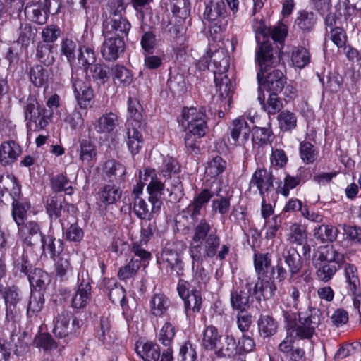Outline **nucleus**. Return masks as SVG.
Wrapping results in <instances>:
<instances>
[{
    "label": "nucleus",
    "mask_w": 361,
    "mask_h": 361,
    "mask_svg": "<svg viewBox=\"0 0 361 361\" xmlns=\"http://www.w3.org/2000/svg\"><path fill=\"white\" fill-rule=\"evenodd\" d=\"M211 226L205 219L197 224L190 244V255L192 259V269L195 262L202 263L206 258H213L216 255L220 246V238L216 233L212 232Z\"/></svg>",
    "instance_id": "nucleus-1"
},
{
    "label": "nucleus",
    "mask_w": 361,
    "mask_h": 361,
    "mask_svg": "<svg viewBox=\"0 0 361 361\" xmlns=\"http://www.w3.org/2000/svg\"><path fill=\"white\" fill-rule=\"evenodd\" d=\"M257 59L259 66L257 75L259 92L264 89L274 93L280 92L286 83V78L281 71L271 66L272 54L269 44L260 46L259 50L257 51Z\"/></svg>",
    "instance_id": "nucleus-2"
},
{
    "label": "nucleus",
    "mask_w": 361,
    "mask_h": 361,
    "mask_svg": "<svg viewBox=\"0 0 361 361\" xmlns=\"http://www.w3.org/2000/svg\"><path fill=\"white\" fill-rule=\"evenodd\" d=\"M288 334H295L300 339L310 340L312 338L319 324V317H285Z\"/></svg>",
    "instance_id": "nucleus-3"
},
{
    "label": "nucleus",
    "mask_w": 361,
    "mask_h": 361,
    "mask_svg": "<svg viewBox=\"0 0 361 361\" xmlns=\"http://www.w3.org/2000/svg\"><path fill=\"white\" fill-rule=\"evenodd\" d=\"M203 18L211 27L214 28L215 32L225 29L228 25V17L224 1H210L205 6Z\"/></svg>",
    "instance_id": "nucleus-4"
},
{
    "label": "nucleus",
    "mask_w": 361,
    "mask_h": 361,
    "mask_svg": "<svg viewBox=\"0 0 361 361\" xmlns=\"http://www.w3.org/2000/svg\"><path fill=\"white\" fill-rule=\"evenodd\" d=\"M282 259L284 260L292 276L298 274L302 267L301 257L297 250L293 247H284L277 259V279L279 281H283L288 276V271L282 267Z\"/></svg>",
    "instance_id": "nucleus-5"
},
{
    "label": "nucleus",
    "mask_w": 361,
    "mask_h": 361,
    "mask_svg": "<svg viewBox=\"0 0 361 361\" xmlns=\"http://www.w3.org/2000/svg\"><path fill=\"white\" fill-rule=\"evenodd\" d=\"M230 57L228 51L220 48L212 54L204 56L199 61L200 68H209L214 75L225 74L229 68Z\"/></svg>",
    "instance_id": "nucleus-6"
},
{
    "label": "nucleus",
    "mask_w": 361,
    "mask_h": 361,
    "mask_svg": "<svg viewBox=\"0 0 361 361\" xmlns=\"http://www.w3.org/2000/svg\"><path fill=\"white\" fill-rule=\"evenodd\" d=\"M255 31V38L259 44V47L264 44H267L271 47V44L266 40L267 37H271V39L282 44L287 35L288 29L283 23H278L272 27H267L264 22H260L254 26ZM272 51L271 47H270ZM259 48H258V51Z\"/></svg>",
    "instance_id": "nucleus-7"
},
{
    "label": "nucleus",
    "mask_w": 361,
    "mask_h": 361,
    "mask_svg": "<svg viewBox=\"0 0 361 361\" xmlns=\"http://www.w3.org/2000/svg\"><path fill=\"white\" fill-rule=\"evenodd\" d=\"M149 202L140 197H135L133 212L141 219L151 220L160 213L163 202L161 199L149 197Z\"/></svg>",
    "instance_id": "nucleus-8"
},
{
    "label": "nucleus",
    "mask_w": 361,
    "mask_h": 361,
    "mask_svg": "<svg viewBox=\"0 0 361 361\" xmlns=\"http://www.w3.org/2000/svg\"><path fill=\"white\" fill-rule=\"evenodd\" d=\"M344 276L348 293L355 295L353 298L355 314L361 316V295H357L360 285L357 267L353 264H348L345 267Z\"/></svg>",
    "instance_id": "nucleus-9"
},
{
    "label": "nucleus",
    "mask_w": 361,
    "mask_h": 361,
    "mask_svg": "<svg viewBox=\"0 0 361 361\" xmlns=\"http://www.w3.org/2000/svg\"><path fill=\"white\" fill-rule=\"evenodd\" d=\"M16 266L20 268L21 271L28 274L30 284L32 288L35 289V291L41 292L50 282L49 274L41 269L35 268L29 272L30 264L27 260H24V257L22 259L21 262L17 260Z\"/></svg>",
    "instance_id": "nucleus-10"
},
{
    "label": "nucleus",
    "mask_w": 361,
    "mask_h": 361,
    "mask_svg": "<svg viewBox=\"0 0 361 361\" xmlns=\"http://www.w3.org/2000/svg\"><path fill=\"white\" fill-rule=\"evenodd\" d=\"M72 87L78 105L82 109L92 106L94 92L88 82L78 77H72Z\"/></svg>",
    "instance_id": "nucleus-11"
},
{
    "label": "nucleus",
    "mask_w": 361,
    "mask_h": 361,
    "mask_svg": "<svg viewBox=\"0 0 361 361\" xmlns=\"http://www.w3.org/2000/svg\"><path fill=\"white\" fill-rule=\"evenodd\" d=\"M25 117L27 128L30 130H38L44 128L48 121L42 116V111L39 104L35 99H29L25 106Z\"/></svg>",
    "instance_id": "nucleus-12"
},
{
    "label": "nucleus",
    "mask_w": 361,
    "mask_h": 361,
    "mask_svg": "<svg viewBox=\"0 0 361 361\" xmlns=\"http://www.w3.org/2000/svg\"><path fill=\"white\" fill-rule=\"evenodd\" d=\"M105 39L101 47V54L106 61L118 59L125 50V42L121 37L103 35Z\"/></svg>",
    "instance_id": "nucleus-13"
},
{
    "label": "nucleus",
    "mask_w": 361,
    "mask_h": 361,
    "mask_svg": "<svg viewBox=\"0 0 361 361\" xmlns=\"http://www.w3.org/2000/svg\"><path fill=\"white\" fill-rule=\"evenodd\" d=\"M131 29V24L125 17H118L117 18L105 19L104 21L103 35L115 36L116 37H123L128 36Z\"/></svg>",
    "instance_id": "nucleus-14"
},
{
    "label": "nucleus",
    "mask_w": 361,
    "mask_h": 361,
    "mask_svg": "<svg viewBox=\"0 0 361 361\" xmlns=\"http://www.w3.org/2000/svg\"><path fill=\"white\" fill-rule=\"evenodd\" d=\"M229 131L233 144L243 145L250 138L251 129L245 118L240 116L233 120Z\"/></svg>",
    "instance_id": "nucleus-15"
},
{
    "label": "nucleus",
    "mask_w": 361,
    "mask_h": 361,
    "mask_svg": "<svg viewBox=\"0 0 361 361\" xmlns=\"http://www.w3.org/2000/svg\"><path fill=\"white\" fill-rule=\"evenodd\" d=\"M127 126V145L131 154H136L140 152L144 143L142 131L145 128V123L129 121V124Z\"/></svg>",
    "instance_id": "nucleus-16"
},
{
    "label": "nucleus",
    "mask_w": 361,
    "mask_h": 361,
    "mask_svg": "<svg viewBox=\"0 0 361 361\" xmlns=\"http://www.w3.org/2000/svg\"><path fill=\"white\" fill-rule=\"evenodd\" d=\"M141 183L147 186L149 197L160 199L164 190V184L160 181L157 176L154 169H147L140 176Z\"/></svg>",
    "instance_id": "nucleus-17"
},
{
    "label": "nucleus",
    "mask_w": 361,
    "mask_h": 361,
    "mask_svg": "<svg viewBox=\"0 0 361 361\" xmlns=\"http://www.w3.org/2000/svg\"><path fill=\"white\" fill-rule=\"evenodd\" d=\"M252 288V284L247 283L231 294V302L233 309L241 313L249 308L253 295Z\"/></svg>",
    "instance_id": "nucleus-18"
},
{
    "label": "nucleus",
    "mask_w": 361,
    "mask_h": 361,
    "mask_svg": "<svg viewBox=\"0 0 361 361\" xmlns=\"http://www.w3.org/2000/svg\"><path fill=\"white\" fill-rule=\"evenodd\" d=\"M272 186L273 178L271 172L265 169L255 171L250 181V190L252 188H256L262 197Z\"/></svg>",
    "instance_id": "nucleus-19"
},
{
    "label": "nucleus",
    "mask_w": 361,
    "mask_h": 361,
    "mask_svg": "<svg viewBox=\"0 0 361 361\" xmlns=\"http://www.w3.org/2000/svg\"><path fill=\"white\" fill-rule=\"evenodd\" d=\"M22 153L20 146L13 140L0 144V164L4 166L15 163Z\"/></svg>",
    "instance_id": "nucleus-20"
},
{
    "label": "nucleus",
    "mask_w": 361,
    "mask_h": 361,
    "mask_svg": "<svg viewBox=\"0 0 361 361\" xmlns=\"http://www.w3.org/2000/svg\"><path fill=\"white\" fill-rule=\"evenodd\" d=\"M214 82L216 84V94L214 98H216L217 101L224 102V104H227L229 106L231 104L233 86L227 75L226 73L214 75Z\"/></svg>",
    "instance_id": "nucleus-21"
},
{
    "label": "nucleus",
    "mask_w": 361,
    "mask_h": 361,
    "mask_svg": "<svg viewBox=\"0 0 361 361\" xmlns=\"http://www.w3.org/2000/svg\"><path fill=\"white\" fill-rule=\"evenodd\" d=\"M103 172L104 178L111 183L119 185L125 180L126 167L114 160L105 162Z\"/></svg>",
    "instance_id": "nucleus-22"
},
{
    "label": "nucleus",
    "mask_w": 361,
    "mask_h": 361,
    "mask_svg": "<svg viewBox=\"0 0 361 361\" xmlns=\"http://www.w3.org/2000/svg\"><path fill=\"white\" fill-rule=\"evenodd\" d=\"M92 125L97 133L106 135L112 133L118 125V118L114 113H105L96 119Z\"/></svg>",
    "instance_id": "nucleus-23"
},
{
    "label": "nucleus",
    "mask_w": 361,
    "mask_h": 361,
    "mask_svg": "<svg viewBox=\"0 0 361 361\" xmlns=\"http://www.w3.org/2000/svg\"><path fill=\"white\" fill-rule=\"evenodd\" d=\"M80 328L77 317H57L53 329L56 336L64 338Z\"/></svg>",
    "instance_id": "nucleus-24"
},
{
    "label": "nucleus",
    "mask_w": 361,
    "mask_h": 361,
    "mask_svg": "<svg viewBox=\"0 0 361 361\" xmlns=\"http://www.w3.org/2000/svg\"><path fill=\"white\" fill-rule=\"evenodd\" d=\"M135 351L144 361H158L160 358L159 346L152 341H137Z\"/></svg>",
    "instance_id": "nucleus-25"
},
{
    "label": "nucleus",
    "mask_w": 361,
    "mask_h": 361,
    "mask_svg": "<svg viewBox=\"0 0 361 361\" xmlns=\"http://www.w3.org/2000/svg\"><path fill=\"white\" fill-rule=\"evenodd\" d=\"M91 299V286L88 280L79 281L78 288L72 298V307L80 309L87 305Z\"/></svg>",
    "instance_id": "nucleus-26"
},
{
    "label": "nucleus",
    "mask_w": 361,
    "mask_h": 361,
    "mask_svg": "<svg viewBox=\"0 0 361 361\" xmlns=\"http://www.w3.org/2000/svg\"><path fill=\"white\" fill-rule=\"evenodd\" d=\"M317 259L324 262H334L340 267L344 262L345 257L334 245H328L318 248Z\"/></svg>",
    "instance_id": "nucleus-27"
},
{
    "label": "nucleus",
    "mask_w": 361,
    "mask_h": 361,
    "mask_svg": "<svg viewBox=\"0 0 361 361\" xmlns=\"http://www.w3.org/2000/svg\"><path fill=\"white\" fill-rule=\"evenodd\" d=\"M262 277L258 276L257 282L252 288V294L255 295L258 300H261V298L264 299L271 298L276 290L274 281L271 279H264Z\"/></svg>",
    "instance_id": "nucleus-28"
},
{
    "label": "nucleus",
    "mask_w": 361,
    "mask_h": 361,
    "mask_svg": "<svg viewBox=\"0 0 361 361\" xmlns=\"http://www.w3.org/2000/svg\"><path fill=\"white\" fill-rule=\"evenodd\" d=\"M42 248L43 252L47 251L53 259L67 250L63 248V242L61 239H56L51 235H42L41 237Z\"/></svg>",
    "instance_id": "nucleus-29"
},
{
    "label": "nucleus",
    "mask_w": 361,
    "mask_h": 361,
    "mask_svg": "<svg viewBox=\"0 0 361 361\" xmlns=\"http://www.w3.org/2000/svg\"><path fill=\"white\" fill-rule=\"evenodd\" d=\"M338 234V229L332 225L321 224L313 230L314 238L320 243L334 242Z\"/></svg>",
    "instance_id": "nucleus-30"
},
{
    "label": "nucleus",
    "mask_w": 361,
    "mask_h": 361,
    "mask_svg": "<svg viewBox=\"0 0 361 361\" xmlns=\"http://www.w3.org/2000/svg\"><path fill=\"white\" fill-rule=\"evenodd\" d=\"M116 183L105 185L99 192V200L105 204L116 202L121 197V190Z\"/></svg>",
    "instance_id": "nucleus-31"
},
{
    "label": "nucleus",
    "mask_w": 361,
    "mask_h": 361,
    "mask_svg": "<svg viewBox=\"0 0 361 361\" xmlns=\"http://www.w3.org/2000/svg\"><path fill=\"white\" fill-rule=\"evenodd\" d=\"M18 231L20 233L21 237L24 239L25 242L27 245H32V238L42 237L43 235L40 233V228L38 224L35 221H29L22 224L18 226Z\"/></svg>",
    "instance_id": "nucleus-32"
},
{
    "label": "nucleus",
    "mask_w": 361,
    "mask_h": 361,
    "mask_svg": "<svg viewBox=\"0 0 361 361\" xmlns=\"http://www.w3.org/2000/svg\"><path fill=\"white\" fill-rule=\"evenodd\" d=\"M307 231L298 223H292L288 228L286 240L291 244L302 245L307 241Z\"/></svg>",
    "instance_id": "nucleus-33"
},
{
    "label": "nucleus",
    "mask_w": 361,
    "mask_h": 361,
    "mask_svg": "<svg viewBox=\"0 0 361 361\" xmlns=\"http://www.w3.org/2000/svg\"><path fill=\"white\" fill-rule=\"evenodd\" d=\"M258 100L262 108L269 114H276L283 109L282 101L279 99L277 93L272 92L269 94L267 102H264V94L262 92H259Z\"/></svg>",
    "instance_id": "nucleus-34"
},
{
    "label": "nucleus",
    "mask_w": 361,
    "mask_h": 361,
    "mask_svg": "<svg viewBox=\"0 0 361 361\" xmlns=\"http://www.w3.org/2000/svg\"><path fill=\"white\" fill-rule=\"evenodd\" d=\"M226 161L221 157L216 155L207 162L205 176L216 179L226 170Z\"/></svg>",
    "instance_id": "nucleus-35"
},
{
    "label": "nucleus",
    "mask_w": 361,
    "mask_h": 361,
    "mask_svg": "<svg viewBox=\"0 0 361 361\" xmlns=\"http://www.w3.org/2000/svg\"><path fill=\"white\" fill-rule=\"evenodd\" d=\"M53 260L58 276L63 277L72 271L71 254L69 251L62 252L61 255L53 258Z\"/></svg>",
    "instance_id": "nucleus-36"
},
{
    "label": "nucleus",
    "mask_w": 361,
    "mask_h": 361,
    "mask_svg": "<svg viewBox=\"0 0 361 361\" xmlns=\"http://www.w3.org/2000/svg\"><path fill=\"white\" fill-rule=\"evenodd\" d=\"M170 307L168 298L162 293L155 294L150 301V311L153 316H162Z\"/></svg>",
    "instance_id": "nucleus-37"
},
{
    "label": "nucleus",
    "mask_w": 361,
    "mask_h": 361,
    "mask_svg": "<svg viewBox=\"0 0 361 361\" xmlns=\"http://www.w3.org/2000/svg\"><path fill=\"white\" fill-rule=\"evenodd\" d=\"M253 261L255 270L258 276H264L271 267L272 257L269 253H255Z\"/></svg>",
    "instance_id": "nucleus-38"
},
{
    "label": "nucleus",
    "mask_w": 361,
    "mask_h": 361,
    "mask_svg": "<svg viewBox=\"0 0 361 361\" xmlns=\"http://www.w3.org/2000/svg\"><path fill=\"white\" fill-rule=\"evenodd\" d=\"M128 5V0H110L106 4V11L104 13L106 19L123 17Z\"/></svg>",
    "instance_id": "nucleus-39"
},
{
    "label": "nucleus",
    "mask_w": 361,
    "mask_h": 361,
    "mask_svg": "<svg viewBox=\"0 0 361 361\" xmlns=\"http://www.w3.org/2000/svg\"><path fill=\"white\" fill-rule=\"evenodd\" d=\"M24 11L27 18L35 23L44 25L47 21L48 14L39 4L27 5Z\"/></svg>",
    "instance_id": "nucleus-40"
},
{
    "label": "nucleus",
    "mask_w": 361,
    "mask_h": 361,
    "mask_svg": "<svg viewBox=\"0 0 361 361\" xmlns=\"http://www.w3.org/2000/svg\"><path fill=\"white\" fill-rule=\"evenodd\" d=\"M80 159L85 164L92 166L97 157L95 146L90 141L83 140L80 144Z\"/></svg>",
    "instance_id": "nucleus-41"
},
{
    "label": "nucleus",
    "mask_w": 361,
    "mask_h": 361,
    "mask_svg": "<svg viewBox=\"0 0 361 361\" xmlns=\"http://www.w3.org/2000/svg\"><path fill=\"white\" fill-rule=\"evenodd\" d=\"M279 128L282 131H291L297 126V116L289 110L281 111L277 116Z\"/></svg>",
    "instance_id": "nucleus-42"
},
{
    "label": "nucleus",
    "mask_w": 361,
    "mask_h": 361,
    "mask_svg": "<svg viewBox=\"0 0 361 361\" xmlns=\"http://www.w3.org/2000/svg\"><path fill=\"white\" fill-rule=\"evenodd\" d=\"M161 259L164 262L167 263L172 269L176 271L177 274H180V271L183 269V264L177 250L166 247L161 254Z\"/></svg>",
    "instance_id": "nucleus-43"
},
{
    "label": "nucleus",
    "mask_w": 361,
    "mask_h": 361,
    "mask_svg": "<svg viewBox=\"0 0 361 361\" xmlns=\"http://www.w3.org/2000/svg\"><path fill=\"white\" fill-rule=\"evenodd\" d=\"M317 23L315 15L312 11H301L295 20V25L303 31H310Z\"/></svg>",
    "instance_id": "nucleus-44"
},
{
    "label": "nucleus",
    "mask_w": 361,
    "mask_h": 361,
    "mask_svg": "<svg viewBox=\"0 0 361 361\" xmlns=\"http://www.w3.org/2000/svg\"><path fill=\"white\" fill-rule=\"evenodd\" d=\"M107 288L109 289V298L114 303L118 302L123 306L126 299V291L124 288L116 284L114 279H108L106 281Z\"/></svg>",
    "instance_id": "nucleus-45"
},
{
    "label": "nucleus",
    "mask_w": 361,
    "mask_h": 361,
    "mask_svg": "<svg viewBox=\"0 0 361 361\" xmlns=\"http://www.w3.org/2000/svg\"><path fill=\"white\" fill-rule=\"evenodd\" d=\"M109 68L101 63L90 66V73L93 80L98 85H104L109 80Z\"/></svg>",
    "instance_id": "nucleus-46"
},
{
    "label": "nucleus",
    "mask_w": 361,
    "mask_h": 361,
    "mask_svg": "<svg viewBox=\"0 0 361 361\" xmlns=\"http://www.w3.org/2000/svg\"><path fill=\"white\" fill-rule=\"evenodd\" d=\"M220 341L217 329L209 326L206 328L203 334L202 345L207 350H216Z\"/></svg>",
    "instance_id": "nucleus-47"
},
{
    "label": "nucleus",
    "mask_w": 361,
    "mask_h": 361,
    "mask_svg": "<svg viewBox=\"0 0 361 361\" xmlns=\"http://www.w3.org/2000/svg\"><path fill=\"white\" fill-rule=\"evenodd\" d=\"M183 301L187 314L199 313L202 304V298L199 291L192 289L190 296Z\"/></svg>",
    "instance_id": "nucleus-48"
},
{
    "label": "nucleus",
    "mask_w": 361,
    "mask_h": 361,
    "mask_svg": "<svg viewBox=\"0 0 361 361\" xmlns=\"http://www.w3.org/2000/svg\"><path fill=\"white\" fill-rule=\"evenodd\" d=\"M277 328L278 322L273 317H260L258 320L259 332L264 338L274 335Z\"/></svg>",
    "instance_id": "nucleus-49"
},
{
    "label": "nucleus",
    "mask_w": 361,
    "mask_h": 361,
    "mask_svg": "<svg viewBox=\"0 0 361 361\" xmlns=\"http://www.w3.org/2000/svg\"><path fill=\"white\" fill-rule=\"evenodd\" d=\"M225 343L221 348L216 350L215 353L220 357H231L238 352L237 345L234 337L227 335L224 341Z\"/></svg>",
    "instance_id": "nucleus-50"
},
{
    "label": "nucleus",
    "mask_w": 361,
    "mask_h": 361,
    "mask_svg": "<svg viewBox=\"0 0 361 361\" xmlns=\"http://www.w3.org/2000/svg\"><path fill=\"white\" fill-rule=\"evenodd\" d=\"M1 181L4 182V188L13 198V202L18 201L21 194V187L14 176H7L5 178L1 177Z\"/></svg>",
    "instance_id": "nucleus-51"
},
{
    "label": "nucleus",
    "mask_w": 361,
    "mask_h": 361,
    "mask_svg": "<svg viewBox=\"0 0 361 361\" xmlns=\"http://www.w3.org/2000/svg\"><path fill=\"white\" fill-rule=\"evenodd\" d=\"M300 156L305 164H312L318 156V151L309 142H302L299 148Z\"/></svg>",
    "instance_id": "nucleus-52"
},
{
    "label": "nucleus",
    "mask_w": 361,
    "mask_h": 361,
    "mask_svg": "<svg viewBox=\"0 0 361 361\" xmlns=\"http://www.w3.org/2000/svg\"><path fill=\"white\" fill-rule=\"evenodd\" d=\"M204 114L203 111L197 110L196 108H185L182 111L180 124L188 130L190 126L193 125L201 116H203Z\"/></svg>",
    "instance_id": "nucleus-53"
},
{
    "label": "nucleus",
    "mask_w": 361,
    "mask_h": 361,
    "mask_svg": "<svg viewBox=\"0 0 361 361\" xmlns=\"http://www.w3.org/2000/svg\"><path fill=\"white\" fill-rule=\"evenodd\" d=\"M52 45L39 42L36 49L37 59L45 66H49L54 63V59L51 55Z\"/></svg>",
    "instance_id": "nucleus-54"
},
{
    "label": "nucleus",
    "mask_w": 361,
    "mask_h": 361,
    "mask_svg": "<svg viewBox=\"0 0 361 361\" xmlns=\"http://www.w3.org/2000/svg\"><path fill=\"white\" fill-rule=\"evenodd\" d=\"M113 79L118 80L123 86L130 85L133 80V74L123 66L116 65L112 69Z\"/></svg>",
    "instance_id": "nucleus-55"
},
{
    "label": "nucleus",
    "mask_w": 361,
    "mask_h": 361,
    "mask_svg": "<svg viewBox=\"0 0 361 361\" xmlns=\"http://www.w3.org/2000/svg\"><path fill=\"white\" fill-rule=\"evenodd\" d=\"M291 61L295 66L302 68L310 61V53L304 47H297L292 52Z\"/></svg>",
    "instance_id": "nucleus-56"
},
{
    "label": "nucleus",
    "mask_w": 361,
    "mask_h": 361,
    "mask_svg": "<svg viewBox=\"0 0 361 361\" xmlns=\"http://www.w3.org/2000/svg\"><path fill=\"white\" fill-rule=\"evenodd\" d=\"M128 103L129 117L128 118L127 124H129V121L133 123H143L142 106L137 99L130 97L128 98Z\"/></svg>",
    "instance_id": "nucleus-57"
},
{
    "label": "nucleus",
    "mask_w": 361,
    "mask_h": 361,
    "mask_svg": "<svg viewBox=\"0 0 361 361\" xmlns=\"http://www.w3.org/2000/svg\"><path fill=\"white\" fill-rule=\"evenodd\" d=\"M34 342L37 347L46 351L55 350L58 347L56 342L49 333H39L35 336Z\"/></svg>",
    "instance_id": "nucleus-58"
},
{
    "label": "nucleus",
    "mask_w": 361,
    "mask_h": 361,
    "mask_svg": "<svg viewBox=\"0 0 361 361\" xmlns=\"http://www.w3.org/2000/svg\"><path fill=\"white\" fill-rule=\"evenodd\" d=\"M31 82L37 87H42L48 80V73L41 65L33 66L30 71Z\"/></svg>",
    "instance_id": "nucleus-59"
},
{
    "label": "nucleus",
    "mask_w": 361,
    "mask_h": 361,
    "mask_svg": "<svg viewBox=\"0 0 361 361\" xmlns=\"http://www.w3.org/2000/svg\"><path fill=\"white\" fill-rule=\"evenodd\" d=\"M325 39L331 40L338 48H342L345 44L346 35L341 27H335L326 31Z\"/></svg>",
    "instance_id": "nucleus-60"
},
{
    "label": "nucleus",
    "mask_w": 361,
    "mask_h": 361,
    "mask_svg": "<svg viewBox=\"0 0 361 361\" xmlns=\"http://www.w3.org/2000/svg\"><path fill=\"white\" fill-rule=\"evenodd\" d=\"M61 34V31L58 25L54 24L47 25L42 29V42L52 45L59 39Z\"/></svg>",
    "instance_id": "nucleus-61"
},
{
    "label": "nucleus",
    "mask_w": 361,
    "mask_h": 361,
    "mask_svg": "<svg viewBox=\"0 0 361 361\" xmlns=\"http://www.w3.org/2000/svg\"><path fill=\"white\" fill-rule=\"evenodd\" d=\"M140 268V262L132 259L128 264L121 267L118 272V276L121 280L125 281L133 278Z\"/></svg>",
    "instance_id": "nucleus-62"
},
{
    "label": "nucleus",
    "mask_w": 361,
    "mask_h": 361,
    "mask_svg": "<svg viewBox=\"0 0 361 361\" xmlns=\"http://www.w3.org/2000/svg\"><path fill=\"white\" fill-rule=\"evenodd\" d=\"M231 207L230 197L216 194V197L212 200V210L214 214L224 216L228 214Z\"/></svg>",
    "instance_id": "nucleus-63"
},
{
    "label": "nucleus",
    "mask_w": 361,
    "mask_h": 361,
    "mask_svg": "<svg viewBox=\"0 0 361 361\" xmlns=\"http://www.w3.org/2000/svg\"><path fill=\"white\" fill-rule=\"evenodd\" d=\"M61 53L64 55L69 62L75 59V52L78 50L77 43L70 38H64L60 44Z\"/></svg>",
    "instance_id": "nucleus-64"
}]
</instances>
